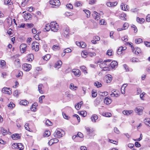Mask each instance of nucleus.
<instances>
[{"mask_svg": "<svg viewBox=\"0 0 150 150\" xmlns=\"http://www.w3.org/2000/svg\"><path fill=\"white\" fill-rule=\"evenodd\" d=\"M50 3L52 5V7L54 8L58 7L60 4V2L59 0H50Z\"/></svg>", "mask_w": 150, "mask_h": 150, "instance_id": "nucleus-1", "label": "nucleus"}, {"mask_svg": "<svg viewBox=\"0 0 150 150\" xmlns=\"http://www.w3.org/2000/svg\"><path fill=\"white\" fill-rule=\"evenodd\" d=\"M51 30L52 31L56 32L59 29V26L58 24L55 22H53L51 23Z\"/></svg>", "mask_w": 150, "mask_h": 150, "instance_id": "nucleus-2", "label": "nucleus"}, {"mask_svg": "<svg viewBox=\"0 0 150 150\" xmlns=\"http://www.w3.org/2000/svg\"><path fill=\"white\" fill-rule=\"evenodd\" d=\"M64 133V132L62 130V132H61L57 130L55 131L54 134L55 137L60 138L63 136Z\"/></svg>", "mask_w": 150, "mask_h": 150, "instance_id": "nucleus-3", "label": "nucleus"}, {"mask_svg": "<svg viewBox=\"0 0 150 150\" xmlns=\"http://www.w3.org/2000/svg\"><path fill=\"white\" fill-rule=\"evenodd\" d=\"M39 44L36 42H33L32 44V49L35 51H37L39 50Z\"/></svg>", "mask_w": 150, "mask_h": 150, "instance_id": "nucleus-4", "label": "nucleus"}, {"mask_svg": "<svg viewBox=\"0 0 150 150\" xmlns=\"http://www.w3.org/2000/svg\"><path fill=\"white\" fill-rule=\"evenodd\" d=\"M31 66L28 64H24L23 65V68L26 71H28L31 69Z\"/></svg>", "mask_w": 150, "mask_h": 150, "instance_id": "nucleus-5", "label": "nucleus"}, {"mask_svg": "<svg viewBox=\"0 0 150 150\" xmlns=\"http://www.w3.org/2000/svg\"><path fill=\"white\" fill-rule=\"evenodd\" d=\"M143 108L141 107H138L136 108L134 111L136 113L139 115H142V113Z\"/></svg>", "mask_w": 150, "mask_h": 150, "instance_id": "nucleus-6", "label": "nucleus"}, {"mask_svg": "<svg viewBox=\"0 0 150 150\" xmlns=\"http://www.w3.org/2000/svg\"><path fill=\"white\" fill-rule=\"evenodd\" d=\"M20 49L21 53H23L24 52L27 47L26 44H22L20 46Z\"/></svg>", "mask_w": 150, "mask_h": 150, "instance_id": "nucleus-7", "label": "nucleus"}, {"mask_svg": "<svg viewBox=\"0 0 150 150\" xmlns=\"http://www.w3.org/2000/svg\"><path fill=\"white\" fill-rule=\"evenodd\" d=\"M2 92L4 93L10 94L12 93L11 91L10 90L9 88H2Z\"/></svg>", "mask_w": 150, "mask_h": 150, "instance_id": "nucleus-8", "label": "nucleus"}, {"mask_svg": "<svg viewBox=\"0 0 150 150\" xmlns=\"http://www.w3.org/2000/svg\"><path fill=\"white\" fill-rule=\"evenodd\" d=\"M104 61L102 63L99 64V66L101 68H108V67H110V64L106 63Z\"/></svg>", "mask_w": 150, "mask_h": 150, "instance_id": "nucleus-9", "label": "nucleus"}, {"mask_svg": "<svg viewBox=\"0 0 150 150\" xmlns=\"http://www.w3.org/2000/svg\"><path fill=\"white\" fill-rule=\"evenodd\" d=\"M72 71L75 76L79 77L80 75L81 72L79 69H74L72 70Z\"/></svg>", "mask_w": 150, "mask_h": 150, "instance_id": "nucleus-10", "label": "nucleus"}, {"mask_svg": "<svg viewBox=\"0 0 150 150\" xmlns=\"http://www.w3.org/2000/svg\"><path fill=\"white\" fill-rule=\"evenodd\" d=\"M121 9L124 11H126L129 8V6L126 4L122 3L120 5Z\"/></svg>", "mask_w": 150, "mask_h": 150, "instance_id": "nucleus-11", "label": "nucleus"}, {"mask_svg": "<svg viewBox=\"0 0 150 150\" xmlns=\"http://www.w3.org/2000/svg\"><path fill=\"white\" fill-rule=\"evenodd\" d=\"M104 103L107 105H109L112 102V100L110 97H107L105 98L104 100Z\"/></svg>", "mask_w": 150, "mask_h": 150, "instance_id": "nucleus-12", "label": "nucleus"}, {"mask_svg": "<svg viewBox=\"0 0 150 150\" xmlns=\"http://www.w3.org/2000/svg\"><path fill=\"white\" fill-rule=\"evenodd\" d=\"M118 63L117 61H112L110 64V67L112 69L117 67V66Z\"/></svg>", "mask_w": 150, "mask_h": 150, "instance_id": "nucleus-13", "label": "nucleus"}, {"mask_svg": "<svg viewBox=\"0 0 150 150\" xmlns=\"http://www.w3.org/2000/svg\"><path fill=\"white\" fill-rule=\"evenodd\" d=\"M27 58V61H32L34 59V55L32 54H30L28 55Z\"/></svg>", "mask_w": 150, "mask_h": 150, "instance_id": "nucleus-14", "label": "nucleus"}, {"mask_svg": "<svg viewBox=\"0 0 150 150\" xmlns=\"http://www.w3.org/2000/svg\"><path fill=\"white\" fill-rule=\"evenodd\" d=\"M85 129L88 134H90L92 133L94 131L93 129L90 128L88 127H85Z\"/></svg>", "mask_w": 150, "mask_h": 150, "instance_id": "nucleus-15", "label": "nucleus"}, {"mask_svg": "<svg viewBox=\"0 0 150 150\" xmlns=\"http://www.w3.org/2000/svg\"><path fill=\"white\" fill-rule=\"evenodd\" d=\"M31 17V15L29 13H25L24 14V18L25 20L29 19Z\"/></svg>", "mask_w": 150, "mask_h": 150, "instance_id": "nucleus-16", "label": "nucleus"}, {"mask_svg": "<svg viewBox=\"0 0 150 150\" xmlns=\"http://www.w3.org/2000/svg\"><path fill=\"white\" fill-rule=\"evenodd\" d=\"M11 137L13 140H16L17 139H19L20 137L19 134H14L11 135Z\"/></svg>", "mask_w": 150, "mask_h": 150, "instance_id": "nucleus-17", "label": "nucleus"}, {"mask_svg": "<svg viewBox=\"0 0 150 150\" xmlns=\"http://www.w3.org/2000/svg\"><path fill=\"white\" fill-rule=\"evenodd\" d=\"M112 93L110 94V96L112 97H117L118 96L119 94L117 93L116 91H114V90H112Z\"/></svg>", "mask_w": 150, "mask_h": 150, "instance_id": "nucleus-18", "label": "nucleus"}, {"mask_svg": "<svg viewBox=\"0 0 150 150\" xmlns=\"http://www.w3.org/2000/svg\"><path fill=\"white\" fill-rule=\"evenodd\" d=\"M133 112V111L132 110H124L122 112V113L125 115H130L131 113H132Z\"/></svg>", "mask_w": 150, "mask_h": 150, "instance_id": "nucleus-19", "label": "nucleus"}, {"mask_svg": "<svg viewBox=\"0 0 150 150\" xmlns=\"http://www.w3.org/2000/svg\"><path fill=\"white\" fill-rule=\"evenodd\" d=\"M20 104L24 106H26L29 103L26 100H22L20 102Z\"/></svg>", "mask_w": 150, "mask_h": 150, "instance_id": "nucleus-20", "label": "nucleus"}, {"mask_svg": "<svg viewBox=\"0 0 150 150\" xmlns=\"http://www.w3.org/2000/svg\"><path fill=\"white\" fill-rule=\"evenodd\" d=\"M43 86V85L42 84H40L38 85V90L40 93L43 94L44 93V91L42 90V87Z\"/></svg>", "mask_w": 150, "mask_h": 150, "instance_id": "nucleus-21", "label": "nucleus"}, {"mask_svg": "<svg viewBox=\"0 0 150 150\" xmlns=\"http://www.w3.org/2000/svg\"><path fill=\"white\" fill-rule=\"evenodd\" d=\"M127 86V84H124L122 86L121 88V92L123 94H124L125 93V88Z\"/></svg>", "mask_w": 150, "mask_h": 150, "instance_id": "nucleus-22", "label": "nucleus"}, {"mask_svg": "<svg viewBox=\"0 0 150 150\" xmlns=\"http://www.w3.org/2000/svg\"><path fill=\"white\" fill-rule=\"evenodd\" d=\"M62 64V62L60 60L58 61L55 64V67L56 68H59Z\"/></svg>", "mask_w": 150, "mask_h": 150, "instance_id": "nucleus-23", "label": "nucleus"}, {"mask_svg": "<svg viewBox=\"0 0 150 150\" xmlns=\"http://www.w3.org/2000/svg\"><path fill=\"white\" fill-rule=\"evenodd\" d=\"M94 16L95 17V19L96 20H98V19H100V15L99 14H98V13L96 11H94Z\"/></svg>", "mask_w": 150, "mask_h": 150, "instance_id": "nucleus-24", "label": "nucleus"}, {"mask_svg": "<svg viewBox=\"0 0 150 150\" xmlns=\"http://www.w3.org/2000/svg\"><path fill=\"white\" fill-rule=\"evenodd\" d=\"M80 69L84 74H86L87 73L86 68L85 66H82L80 67Z\"/></svg>", "mask_w": 150, "mask_h": 150, "instance_id": "nucleus-25", "label": "nucleus"}, {"mask_svg": "<svg viewBox=\"0 0 150 150\" xmlns=\"http://www.w3.org/2000/svg\"><path fill=\"white\" fill-rule=\"evenodd\" d=\"M50 132L49 130H46L44 132L43 134V136L44 137H47L50 136Z\"/></svg>", "mask_w": 150, "mask_h": 150, "instance_id": "nucleus-26", "label": "nucleus"}, {"mask_svg": "<svg viewBox=\"0 0 150 150\" xmlns=\"http://www.w3.org/2000/svg\"><path fill=\"white\" fill-rule=\"evenodd\" d=\"M58 139H51L49 142L51 143L52 144H53L58 142Z\"/></svg>", "mask_w": 150, "mask_h": 150, "instance_id": "nucleus-27", "label": "nucleus"}, {"mask_svg": "<svg viewBox=\"0 0 150 150\" xmlns=\"http://www.w3.org/2000/svg\"><path fill=\"white\" fill-rule=\"evenodd\" d=\"M45 29L46 30V31H47L50 30L51 29V23L50 24L48 23L46 24Z\"/></svg>", "mask_w": 150, "mask_h": 150, "instance_id": "nucleus-28", "label": "nucleus"}, {"mask_svg": "<svg viewBox=\"0 0 150 150\" xmlns=\"http://www.w3.org/2000/svg\"><path fill=\"white\" fill-rule=\"evenodd\" d=\"M145 124L150 127V120L148 118L145 119L144 120Z\"/></svg>", "mask_w": 150, "mask_h": 150, "instance_id": "nucleus-29", "label": "nucleus"}, {"mask_svg": "<svg viewBox=\"0 0 150 150\" xmlns=\"http://www.w3.org/2000/svg\"><path fill=\"white\" fill-rule=\"evenodd\" d=\"M123 47L121 46V47H119V48L118 49L117 51V53L118 54H121L122 53V52L123 51Z\"/></svg>", "mask_w": 150, "mask_h": 150, "instance_id": "nucleus-30", "label": "nucleus"}, {"mask_svg": "<svg viewBox=\"0 0 150 150\" xmlns=\"http://www.w3.org/2000/svg\"><path fill=\"white\" fill-rule=\"evenodd\" d=\"M100 98H97L94 101V103L95 106H97L100 103Z\"/></svg>", "mask_w": 150, "mask_h": 150, "instance_id": "nucleus-31", "label": "nucleus"}, {"mask_svg": "<svg viewBox=\"0 0 150 150\" xmlns=\"http://www.w3.org/2000/svg\"><path fill=\"white\" fill-rule=\"evenodd\" d=\"M60 49V47L59 45H54L52 47V49L54 51L59 50Z\"/></svg>", "mask_w": 150, "mask_h": 150, "instance_id": "nucleus-32", "label": "nucleus"}, {"mask_svg": "<svg viewBox=\"0 0 150 150\" xmlns=\"http://www.w3.org/2000/svg\"><path fill=\"white\" fill-rule=\"evenodd\" d=\"M1 132H2V134L3 135H5L7 134V130L3 128L2 127L1 128Z\"/></svg>", "mask_w": 150, "mask_h": 150, "instance_id": "nucleus-33", "label": "nucleus"}, {"mask_svg": "<svg viewBox=\"0 0 150 150\" xmlns=\"http://www.w3.org/2000/svg\"><path fill=\"white\" fill-rule=\"evenodd\" d=\"M91 95L93 98H95L97 95V93L95 91L92 90L91 91Z\"/></svg>", "mask_w": 150, "mask_h": 150, "instance_id": "nucleus-34", "label": "nucleus"}, {"mask_svg": "<svg viewBox=\"0 0 150 150\" xmlns=\"http://www.w3.org/2000/svg\"><path fill=\"white\" fill-rule=\"evenodd\" d=\"M17 149H18L19 150H23L24 147L22 145V144L20 143H18Z\"/></svg>", "mask_w": 150, "mask_h": 150, "instance_id": "nucleus-35", "label": "nucleus"}, {"mask_svg": "<svg viewBox=\"0 0 150 150\" xmlns=\"http://www.w3.org/2000/svg\"><path fill=\"white\" fill-rule=\"evenodd\" d=\"M136 20L139 23H142L145 21V20L144 18H140L138 17L137 18Z\"/></svg>", "mask_w": 150, "mask_h": 150, "instance_id": "nucleus-36", "label": "nucleus"}, {"mask_svg": "<svg viewBox=\"0 0 150 150\" xmlns=\"http://www.w3.org/2000/svg\"><path fill=\"white\" fill-rule=\"evenodd\" d=\"M98 118V116L96 115H93L91 117V120L92 121L96 122V120H97Z\"/></svg>", "mask_w": 150, "mask_h": 150, "instance_id": "nucleus-37", "label": "nucleus"}, {"mask_svg": "<svg viewBox=\"0 0 150 150\" xmlns=\"http://www.w3.org/2000/svg\"><path fill=\"white\" fill-rule=\"evenodd\" d=\"M7 23L9 25H11L12 23V19L11 18L9 17L6 19Z\"/></svg>", "mask_w": 150, "mask_h": 150, "instance_id": "nucleus-38", "label": "nucleus"}, {"mask_svg": "<svg viewBox=\"0 0 150 150\" xmlns=\"http://www.w3.org/2000/svg\"><path fill=\"white\" fill-rule=\"evenodd\" d=\"M83 11L86 14V16L88 18L90 16V11L88 10H83Z\"/></svg>", "mask_w": 150, "mask_h": 150, "instance_id": "nucleus-39", "label": "nucleus"}, {"mask_svg": "<svg viewBox=\"0 0 150 150\" xmlns=\"http://www.w3.org/2000/svg\"><path fill=\"white\" fill-rule=\"evenodd\" d=\"M88 52L83 51L81 53V55L83 58H86L88 56Z\"/></svg>", "mask_w": 150, "mask_h": 150, "instance_id": "nucleus-40", "label": "nucleus"}, {"mask_svg": "<svg viewBox=\"0 0 150 150\" xmlns=\"http://www.w3.org/2000/svg\"><path fill=\"white\" fill-rule=\"evenodd\" d=\"M70 88L72 90H76L77 87L76 86H74L73 83H71L70 86Z\"/></svg>", "mask_w": 150, "mask_h": 150, "instance_id": "nucleus-41", "label": "nucleus"}, {"mask_svg": "<svg viewBox=\"0 0 150 150\" xmlns=\"http://www.w3.org/2000/svg\"><path fill=\"white\" fill-rule=\"evenodd\" d=\"M129 25L127 23H125L123 26V27L121 28L122 30H124L127 29Z\"/></svg>", "mask_w": 150, "mask_h": 150, "instance_id": "nucleus-42", "label": "nucleus"}, {"mask_svg": "<svg viewBox=\"0 0 150 150\" xmlns=\"http://www.w3.org/2000/svg\"><path fill=\"white\" fill-rule=\"evenodd\" d=\"M111 76L110 75H108V76H107V83H109L111 81L112 79V77H111Z\"/></svg>", "mask_w": 150, "mask_h": 150, "instance_id": "nucleus-43", "label": "nucleus"}, {"mask_svg": "<svg viewBox=\"0 0 150 150\" xmlns=\"http://www.w3.org/2000/svg\"><path fill=\"white\" fill-rule=\"evenodd\" d=\"M50 54H47L44 56L43 58L44 60L47 61L50 59Z\"/></svg>", "mask_w": 150, "mask_h": 150, "instance_id": "nucleus-44", "label": "nucleus"}, {"mask_svg": "<svg viewBox=\"0 0 150 150\" xmlns=\"http://www.w3.org/2000/svg\"><path fill=\"white\" fill-rule=\"evenodd\" d=\"M94 85L97 86V88H99L101 87L102 85L101 83L97 81L94 83Z\"/></svg>", "mask_w": 150, "mask_h": 150, "instance_id": "nucleus-45", "label": "nucleus"}, {"mask_svg": "<svg viewBox=\"0 0 150 150\" xmlns=\"http://www.w3.org/2000/svg\"><path fill=\"white\" fill-rule=\"evenodd\" d=\"M88 56L92 57L93 56H95L96 55V54L94 52H88Z\"/></svg>", "mask_w": 150, "mask_h": 150, "instance_id": "nucleus-46", "label": "nucleus"}, {"mask_svg": "<svg viewBox=\"0 0 150 150\" xmlns=\"http://www.w3.org/2000/svg\"><path fill=\"white\" fill-rule=\"evenodd\" d=\"M80 114L83 117H84L87 115V112L85 111H82L80 112Z\"/></svg>", "mask_w": 150, "mask_h": 150, "instance_id": "nucleus-47", "label": "nucleus"}, {"mask_svg": "<svg viewBox=\"0 0 150 150\" xmlns=\"http://www.w3.org/2000/svg\"><path fill=\"white\" fill-rule=\"evenodd\" d=\"M46 124L47 125L51 126L52 125L53 123L49 120H47L46 121Z\"/></svg>", "mask_w": 150, "mask_h": 150, "instance_id": "nucleus-48", "label": "nucleus"}, {"mask_svg": "<svg viewBox=\"0 0 150 150\" xmlns=\"http://www.w3.org/2000/svg\"><path fill=\"white\" fill-rule=\"evenodd\" d=\"M18 143H13L12 146V148L13 149H17Z\"/></svg>", "mask_w": 150, "mask_h": 150, "instance_id": "nucleus-49", "label": "nucleus"}, {"mask_svg": "<svg viewBox=\"0 0 150 150\" xmlns=\"http://www.w3.org/2000/svg\"><path fill=\"white\" fill-rule=\"evenodd\" d=\"M64 53H69L70 52H71V50L69 48H67L65 50H64Z\"/></svg>", "mask_w": 150, "mask_h": 150, "instance_id": "nucleus-50", "label": "nucleus"}, {"mask_svg": "<svg viewBox=\"0 0 150 150\" xmlns=\"http://www.w3.org/2000/svg\"><path fill=\"white\" fill-rule=\"evenodd\" d=\"M135 41L136 43L139 44L142 42V40L141 38H139L138 39H136Z\"/></svg>", "mask_w": 150, "mask_h": 150, "instance_id": "nucleus-51", "label": "nucleus"}, {"mask_svg": "<svg viewBox=\"0 0 150 150\" xmlns=\"http://www.w3.org/2000/svg\"><path fill=\"white\" fill-rule=\"evenodd\" d=\"M45 96L44 95L41 96H40L39 99V102L40 103H42V99L43 98H45Z\"/></svg>", "mask_w": 150, "mask_h": 150, "instance_id": "nucleus-52", "label": "nucleus"}, {"mask_svg": "<svg viewBox=\"0 0 150 150\" xmlns=\"http://www.w3.org/2000/svg\"><path fill=\"white\" fill-rule=\"evenodd\" d=\"M126 16V15L125 13L122 14L120 15V17L121 18V19L122 20H126V18H125V17Z\"/></svg>", "mask_w": 150, "mask_h": 150, "instance_id": "nucleus-53", "label": "nucleus"}, {"mask_svg": "<svg viewBox=\"0 0 150 150\" xmlns=\"http://www.w3.org/2000/svg\"><path fill=\"white\" fill-rule=\"evenodd\" d=\"M121 39L122 40L125 42H126L128 41L127 36H125L123 37H122V38Z\"/></svg>", "mask_w": 150, "mask_h": 150, "instance_id": "nucleus-54", "label": "nucleus"}, {"mask_svg": "<svg viewBox=\"0 0 150 150\" xmlns=\"http://www.w3.org/2000/svg\"><path fill=\"white\" fill-rule=\"evenodd\" d=\"M103 115L106 117H110L112 115L110 113L106 112Z\"/></svg>", "mask_w": 150, "mask_h": 150, "instance_id": "nucleus-55", "label": "nucleus"}, {"mask_svg": "<svg viewBox=\"0 0 150 150\" xmlns=\"http://www.w3.org/2000/svg\"><path fill=\"white\" fill-rule=\"evenodd\" d=\"M112 50H108L106 53V54H108L109 56H111L112 55Z\"/></svg>", "mask_w": 150, "mask_h": 150, "instance_id": "nucleus-56", "label": "nucleus"}, {"mask_svg": "<svg viewBox=\"0 0 150 150\" xmlns=\"http://www.w3.org/2000/svg\"><path fill=\"white\" fill-rule=\"evenodd\" d=\"M30 109L32 111H35L36 110L35 105L34 104H33L30 107Z\"/></svg>", "mask_w": 150, "mask_h": 150, "instance_id": "nucleus-57", "label": "nucleus"}, {"mask_svg": "<svg viewBox=\"0 0 150 150\" xmlns=\"http://www.w3.org/2000/svg\"><path fill=\"white\" fill-rule=\"evenodd\" d=\"M73 117H76L78 120V122H79L80 121V118L78 115L77 114H75L73 115Z\"/></svg>", "mask_w": 150, "mask_h": 150, "instance_id": "nucleus-58", "label": "nucleus"}, {"mask_svg": "<svg viewBox=\"0 0 150 150\" xmlns=\"http://www.w3.org/2000/svg\"><path fill=\"white\" fill-rule=\"evenodd\" d=\"M81 45H80V46L83 48H84V47H86V44L83 42H81Z\"/></svg>", "mask_w": 150, "mask_h": 150, "instance_id": "nucleus-59", "label": "nucleus"}, {"mask_svg": "<svg viewBox=\"0 0 150 150\" xmlns=\"http://www.w3.org/2000/svg\"><path fill=\"white\" fill-rule=\"evenodd\" d=\"M11 0H4V3L6 5H10L11 4Z\"/></svg>", "mask_w": 150, "mask_h": 150, "instance_id": "nucleus-60", "label": "nucleus"}, {"mask_svg": "<svg viewBox=\"0 0 150 150\" xmlns=\"http://www.w3.org/2000/svg\"><path fill=\"white\" fill-rule=\"evenodd\" d=\"M66 6L68 8H69L70 9H72L73 8V6L71 4H67Z\"/></svg>", "mask_w": 150, "mask_h": 150, "instance_id": "nucleus-61", "label": "nucleus"}, {"mask_svg": "<svg viewBox=\"0 0 150 150\" xmlns=\"http://www.w3.org/2000/svg\"><path fill=\"white\" fill-rule=\"evenodd\" d=\"M63 116L64 118L68 120L69 118V117L65 113H62Z\"/></svg>", "mask_w": 150, "mask_h": 150, "instance_id": "nucleus-62", "label": "nucleus"}, {"mask_svg": "<svg viewBox=\"0 0 150 150\" xmlns=\"http://www.w3.org/2000/svg\"><path fill=\"white\" fill-rule=\"evenodd\" d=\"M81 107V105L79 104L78 103L75 106V108L77 110H79Z\"/></svg>", "mask_w": 150, "mask_h": 150, "instance_id": "nucleus-63", "label": "nucleus"}, {"mask_svg": "<svg viewBox=\"0 0 150 150\" xmlns=\"http://www.w3.org/2000/svg\"><path fill=\"white\" fill-rule=\"evenodd\" d=\"M146 21L148 22L150 21V14H148L146 16Z\"/></svg>", "mask_w": 150, "mask_h": 150, "instance_id": "nucleus-64", "label": "nucleus"}]
</instances>
